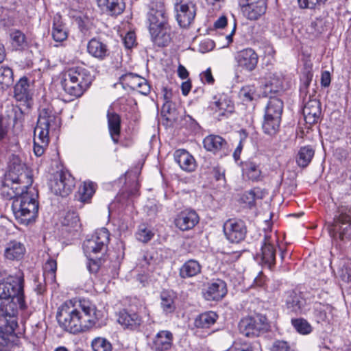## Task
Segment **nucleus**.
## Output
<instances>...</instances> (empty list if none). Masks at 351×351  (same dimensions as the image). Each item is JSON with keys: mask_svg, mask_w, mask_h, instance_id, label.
I'll return each instance as SVG.
<instances>
[{"mask_svg": "<svg viewBox=\"0 0 351 351\" xmlns=\"http://www.w3.org/2000/svg\"><path fill=\"white\" fill-rule=\"evenodd\" d=\"M173 293L167 291H162L160 295L161 306L163 311L167 313H171L174 311L175 306L173 305Z\"/></svg>", "mask_w": 351, "mask_h": 351, "instance_id": "de8ad7c7", "label": "nucleus"}, {"mask_svg": "<svg viewBox=\"0 0 351 351\" xmlns=\"http://www.w3.org/2000/svg\"><path fill=\"white\" fill-rule=\"evenodd\" d=\"M107 119L110 135L112 141L117 144L119 143L121 134V117L117 113L108 109Z\"/></svg>", "mask_w": 351, "mask_h": 351, "instance_id": "cd10ccee", "label": "nucleus"}, {"mask_svg": "<svg viewBox=\"0 0 351 351\" xmlns=\"http://www.w3.org/2000/svg\"><path fill=\"white\" fill-rule=\"evenodd\" d=\"M7 176L18 180L19 182L26 181L25 184H32V179L27 171L25 164L22 163L20 159L14 156L10 161L9 173Z\"/></svg>", "mask_w": 351, "mask_h": 351, "instance_id": "2eb2a0df", "label": "nucleus"}, {"mask_svg": "<svg viewBox=\"0 0 351 351\" xmlns=\"http://www.w3.org/2000/svg\"><path fill=\"white\" fill-rule=\"evenodd\" d=\"M94 351H112L111 343L105 338L97 337L92 341Z\"/></svg>", "mask_w": 351, "mask_h": 351, "instance_id": "8fccbe9b", "label": "nucleus"}, {"mask_svg": "<svg viewBox=\"0 0 351 351\" xmlns=\"http://www.w3.org/2000/svg\"><path fill=\"white\" fill-rule=\"evenodd\" d=\"M149 29L159 26L169 25L167 16L163 5H160L158 8H151L147 16Z\"/></svg>", "mask_w": 351, "mask_h": 351, "instance_id": "a878e982", "label": "nucleus"}, {"mask_svg": "<svg viewBox=\"0 0 351 351\" xmlns=\"http://www.w3.org/2000/svg\"><path fill=\"white\" fill-rule=\"evenodd\" d=\"M253 350L251 342L239 339L235 341L227 351H253Z\"/></svg>", "mask_w": 351, "mask_h": 351, "instance_id": "5fc2aeb1", "label": "nucleus"}, {"mask_svg": "<svg viewBox=\"0 0 351 351\" xmlns=\"http://www.w3.org/2000/svg\"><path fill=\"white\" fill-rule=\"evenodd\" d=\"M57 263L56 260L49 258L43 266V276L45 285H51L56 282V271Z\"/></svg>", "mask_w": 351, "mask_h": 351, "instance_id": "4c0bfd02", "label": "nucleus"}, {"mask_svg": "<svg viewBox=\"0 0 351 351\" xmlns=\"http://www.w3.org/2000/svg\"><path fill=\"white\" fill-rule=\"evenodd\" d=\"M119 80L123 87L127 86L130 89L135 90L138 88L141 82H144V78L137 74L128 73L122 75L119 77Z\"/></svg>", "mask_w": 351, "mask_h": 351, "instance_id": "a19ab883", "label": "nucleus"}, {"mask_svg": "<svg viewBox=\"0 0 351 351\" xmlns=\"http://www.w3.org/2000/svg\"><path fill=\"white\" fill-rule=\"evenodd\" d=\"M288 308L298 313H300L305 304V300L295 291L290 293L287 299Z\"/></svg>", "mask_w": 351, "mask_h": 351, "instance_id": "79ce46f5", "label": "nucleus"}, {"mask_svg": "<svg viewBox=\"0 0 351 351\" xmlns=\"http://www.w3.org/2000/svg\"><path fill=\"white\" fill-rule=\"evenodd\" d=\"M204 148L220 157L229 153L228 145L226 141L219 135H208L203 141Z\"/></svg>", "mask_w": 351, "mask_h": 351, "instance_id": "4468645a", "label": "nucleus"}, {"mask_svg": "<svg viewBox=\"0 0 351 351\" xmlns=\"http://www.w3.org/2000/svg\"><path fill=\"white\" fill-rule=\"evenodd\" d=\"M95 192V184L92 182H84L79 187L75 195V199L81 203H89Z\"/></svg>", "mask_w": 351, "mask_h": 351, "instance_id": "72a5a7b5", "label": "nucleus"}, {"mask_svg": "<svg viewBox=\"0 0 351 351\" xmlns=\"http://www.w3.org/2000/svg\"><path fill=\"white\" fill-rule=\"evenodd\" d=\"M240 97L244 101H251L255 96V90L253 86L243 87L239 92Z\"/></svg>", "mask_w": 351, "mask_h": 351, "instance_id": "4d7b16f0", "label": "nucleus"}, {"mask_svg": "<svg viewBox=\"0 0 351 351\" xmlns=\"http://www.w3.org/2000/svg\"><path fill=\"white\" fill-rule=\"evenodd\" d=\"M60 125V119L50 106H42L40 109L37 125L34 134V152L41 156L49 143V133Z\"/></svg>", "mask_w": 351, "mask_h": 351, "instance_id": "7ed1b4c3", "label": "nucleus"}, {"mask_svg": "<svg viewBox=\"0 0 351 351\" xmlns=\"http://www.w3.org/2000/svg\"><path fill=\"white\" fill-rule=\"evenodd\" d=\"M136 42V36L135 34L132 32H130L126 34L125 37L123 38V43L126 48L130 49L132 48Z\"/></svg>", "mask_w": 351, "mask_h": 351, "instance_id": "680f3d73", "label": "nucleus"}, {"mask_svg": "<svg viewBox=\"0 0 351 351\" xmlns=\"http://www.w3.org/2000/svg\"><path fill=\"white\" fill-rule=\"evenodd\" d=\"M200 78L204 83H208V84H213L215 82L210 68H208L205 71L202 72L200 74Z\"/></svg>", "mask_w": 351, "mask_h": 351, "instance_id": "e2e57ef3", "label": "nucleus"}, {"mask_svg": "<svg viewBox=\"0 0 351 351\" xmlns=\"http://www.w3.org/2000/svg\"><path fill=\"white\" fill-rule=\"evenodd\" d=\"M75 186V179L66 172L61 171L51 181L50 189L56 195L67 196Z\"/></svg>", "mask_w": 351, "mask_h": 351, "instance_id": "9b49d317", "label": "nucleus"}, {"mask_svg": "<svg viewBox=\"0 0 351 351\" xmlns=\"http://www.w3.org/2000/svg\"><path fill=\"white\" fill-rule=\"evenodd\" d=\"M87 51L98 60H105L110 54L107 44L99 38H93L87 43Z\"/></svg>", "mask_w": 351, "mask_h": 351, "instance_id": "4be33fe9", "label": "nucleus"}, {"mask_svg": "<svg viewBox=\"0 0 351 351\" xmlns=\"http://www.w3.org/2000/svg\"><path fill=\"white\" fill-rule=\"evenodd\" d=\"M101 313L88 300L71 301L64 303L58 308L57 320L61 328L70 333L77 334L95 326Z\"/></svg>", "mask_w": 351, "mask_h": 351, "instance_id": "f257e3e1", "label": "nucleus"}, {"mask_svg": "<svg viewBox=\"0 0 351 351\" xmlns=\"http://www.w3.org/2000/svg\"><path fill=\"white\" fill-rule=\"evenodd\" d=\"M13 82L12 70L9 67L0 69V84L3 86H9Z\"/></svg>", "mask_w": 351, "mask_h": 351, "instance_id": "603ef678", "label": "nucleus"}, {"mask_svg": "<svg viewBox=\"0 0 351 351\" xmlns=\"http://www.w3.org/2000/svg\"><path fill=\"white\" fill-rule=\"evenodd\" d=\"M173 335L169 330H160L154 337L152 349L154 351H167L173 346Z\"/></svg>", "mask_w": 351, "mask_h": 351, "instance_id": "5701e85b", "label": "nucleus"}, {"mask_svg": "<svg viewBox=\"0 0 351 351\" xmlns=\"http://www.w3.org/2000/svg\"><path fill=\"white\" fill-rule=\"evenodd\" d=\"M12 47L16 50H23L27 46L25 35L20 30L14 29L10 33Z\"/></svg>", "mask_w": 351, "mask_h": 351, "instance_id": "49530a36", "label": "nucleus"}, {"mask_svg": "<svg viewBox=\"0 0 351 351\" xmlns=\"http://www.w3.org/2000/svg\"><path fill=\"white\" fill-rule=\"evenodd\" d=\"M305 121L313 124L318 121L321 114L320 103L317 99H310L303 108Z\"/></svg>", "mask_w": 351, "mask_h": 351, "instance_id": "bb28decb", "label": "nucleus"}, {"mask_svg": "<svg viewBox=\"0 0 351 351\" xmlns=\"http://www.w3.org/2000/svg\"><path fill=\"white\" fill-rule=\"evenodd\" d=\"M141 94L147 95L150 93L151 86L147 81L144 78V82H141V84L138 86V88L135 89Z\"/></svg>", "mask_w": 351, "mask_h": 351, "instance_id": "69168bd1", "label": "nucleus"}, {"mask_svg": "<svg viewBox=\"0 0 351 351\" xmlns=\"http://www.w3.org/2000/svg\"><path fill=\"white\" fill-rule=\"evenodd\" d=\"M315 155V149L310 145L300 147L296 156V163L302 168L306 167Z\"/></svg>", "mask_w": 351, "mask_h": 351, "instance_id": "c9c22d12", "label": "nucleus"}, {"mask_svg": "<svg viewBox=\"0 0 351 351\" xmlns=\"http://www.w3.org/2000/svg\"><path fill=\"white\" fill-rule=\"evenodd\" d=\"M337 275L344 283L351 282V260L343 258L339 261L337 265Z\"/></svg>", "mask_w": 351, "mask_h": 351, "instance_id": "e433bc0d", "label": "nucleus"}, {"mask_svg": "<svg viewBox=\"0 0 351 351\" xmlns=\"http://www.w3.org/2000/svg\"><path fill=\"white\" fill-rule=\"evenodd\" d=\"M215 46V43L212 40L206 39L200 43L199 51L202 53H206L213 50Z\"/></svg>", "mask_w": 351, "mask_h": 351, "instance_id": "052dcab7", "label": "nucleus"}, {"mask_svg": "<svg viewBox=\"0 0 351 351\" xmlns=\"http://www.w3.org/2000/svg\"><path fill=\"white\" fill-rule=\"evenodd\" d=\"M117 321L124 328L131 330H138L143 323L141 317L136 313L126 309L119 312Z\"/></svg>", "mask_w": 351, "mask_h": 351, "instance_id": "aec40b11", "label": "nucleus"}, {"mask_svg": "<svg viewBox=\"0 0 351 351\" xmlns=\"http://www.w3.org/2000/svg\"><path fill=\"white\" fill-rule=\"evenodd\" d=\"M62 223L63 230L69 233L77 232L81 228L79 215L73 210H69L66 213Z\"/></svg>", "mask_w": 351, "mask_h": 351, "instance_id": "7c9ffc66", "label": "nucleus"}, {"mask_svg": "<svg viewBox=\"0 0 351 351\" xmlns=\"http://www.w3.org/2000/svg\"><path fill=\"white\" fill-rule=\"evenodd\" d=\"M271 351H293L288 342L282 340L274 341Z\"/></svg>", "mask_w": 351, "mask_h": 351, "instance_id": "13d9d810", "label": "nucleus"}, {"mask_svg": "<svg viewBox=\"0 0 351 351\" xmlns=\"http://www.w3.org/2000/svg\"><path fill=\"white\" fill-rule=\"evenodd\" d=\"M199 218L195 210H183L175 218V226L182 231L193 228L199 222Z\"/></svg>", "mask_w": 351, "mask_h": 351, "instance_id": "f3484780", "label": "nucleus"}, {"mask_svg": "<svg viewBox=\"0 0 351 351\" xmlns=\"http://www.w3.org/2000/svg\"><path fill=\"white\" fill-rule=\"evenodd\" d=\"M97 3L104 13L112 16L121 14L125 7L123 0H97Z\"/></svg>", "mask_w": 351, "mask_h": 351, "instance_id": "b1692460", "label": "nucleus"}, {"mask_svg": "<svg viewBox=\"0 0 351 351\" xmlns=\"http://www.w3.org/2000/svg\"><path fill=\"white\" fill-rule=\"evenodd\" d=\"M176 19L179 25L184 28L189 27L194 21L196 16V5L191 2H181L176 5Z\"/></svg>", "mask_w": 351, "mask_h": 351, "instance_id": "f8f14e48", "label": "nucleus"}, {"mask_svg": "<svg viewBox=\"0 0 351 351\" xmlns=\"http://www.w3.org/2000/svg\"><path fill=\"white\" fill-rule=\"evenodd\" d=\"M110 241V233L108 230L102 228L97 230L91 238L84 241L83 249L87 256L98 253L104 254L107 249Z\"/></svg>", "mask_w": 351, "mask_h": 351, "instance_id": "1a4fd4ad", "label": "nucleus"}, {"mask_svg": "<svg viewBox=\"0 0 351 351\" xmlns=\"http://www.w3.org/2000/svg\"><path fill=\"white\" fill-rule=\"evenodd\" d=\"M291 323L294 328L300 334L307 335L312 331L311 326L304 319H292Z\"/></svg>", "mask_w": 351, "mask_h": 351, "instance_id": "09e8293b", "label": "nucleus"}, {"mask_svg": "<svg viewBox=\"0 0 351 351\" xmlns=\"http://www.w3.org/2000/svg\"><path fill=\"white\" fill-rule=\"evenodd\" d=\"M237 66L241 71H252L257 66L258 56L251 48H247L239 51L235 56Z\"/></svg>", "mask_w": 351, "mask_h": 351, "instance_id": "ddd939ff", "label": "nucleus"}, {"mask_svg": "<svg viewBox=\"0 0 351 351\" xmlns=\"http://www.w3.org/2000/svg\"><path fill=\"white\" fill-rule=\"evenodd\" d=\"M330 84V74L328 71H325L322 73L321 84L324 87H328Z\"/></svg>", "mask_w": 351, "mask_h": 351, "instance_id": "774afa93", "label": "nucleus"}, {"mask_svg": "<svg viewBox=\"0 0 351 351\" xmlns=\"http://www.w3.org/2000/svg\"><path fill=\"white\" fill-rule=\"evenodd\" d=\"M243 201L247 203L249 206L252 207L254 205L256 199V193L254 190H251L243 195Z\"/></svg>", "mask_w": 351, "mask_h": 351, "instance_id": "0e129e2a", "label": "nucleus"}, {"mask_svg": "<svg viewBox=\"0 0 351 351\" xmlns=\"http://www.w3.org/2000/svg\"><path fill=\"white\" fill-rule=\"evenodd\" d=\"M174 159L180 168L185 171L192 172L196 168V162L194 158L184 149L176 151Z\"/></svg>", "mask_w": 351, "mask_h": 351, "instance_id": "c85d7f7f", "label": "nucleus"}, {"mask_svg": "<svg viewBox=\"0 0 351 351\" xmlns=\"http://www.w3.org/2000/svg\"><path fill=\"white\" fill-rule=\"evenodd\" d=\"M276 247L270 237L265 236L261 249V259L262 264L271 269L276 263Z\"/></svg>", "mask_w": 351, "mask_h": 351, "instance_id": "a211bd4d", "label": "nucleus"}, {"mask_svg": "<svg viewBox=\"0 0 351 351\" xmlns=\"http://www.w3.org/2000/svg\"><path fill=\"white\" fill-rule=\"evenodd\" d=\"M5 181L7 184H9L11 190L14 191L16 193L15 199H17L19 196H22V195L26 193L27 189L32 188L31 186L32 184H25L26 181L19 182L18 180H14L8 176H6Z\"/></svg>", "mask_w": 351, "mask_h": 351, "instance_id": "c03bdc74", "label": "nucleus"}, {"mask_svg": "<svg viewBox=\"0 0 351 351\" xmlns=\"http://www.w3.org/2000/svg\"><path fill=\"white\" fill-rule=\"evenodd\" d=\"M25 308L23 287H0V333L15 330L19 310Z\"/></svg>", "mask_w": 351, "mask_h": 351, "instance_id": "f03ea898", "label": "nucleus"}, {"mask_svg": "<svg viewBox=\"0 0 351 351\" xmlns=\"http://www.w3.org/2000/svg\"><path fill=\"white\" fill-rule=\"evenodd\" d=\"M218 315L213 311H208L199 315L194 321V325L199 328H208L213 325Z\"/></svg>", "mask_w": 351, "mask_h": 351, "instance_id": "58836bf2", "label": "nucleus"}, {"mask_svg": "<svg viewBox=\"0 0 351 351\" xmlns=\"http://www.w3.org/2000/svg\"><path fill=\"white\" fill-rule=\"evenodd\" d=\"M267 10V2L259 1L256 5L244 6L241 8L243 15L250 20H257L263 15Z\"/></svg>", "mask_w": 351, "mask_h": 351, "instance_id": "473e14b6", "label": "nucleus"}, {"mask_svg": "<svg viewBox=\"0 0 351 351\" xmlns=\"http://www.w3.org/2000/svg\"><path fill=\"white\" fill-rule=\"evenodd\" d=\"M330 232L341 240L351 237V208L341 207L338 209Z\"/></svg>", "mask_w": 351, "mask_h": 351, "instance_id": "6e6552de", "label": "nucleus"}, {"mask_svg": "<svg viewBox=\"0 0 351 351\" xmlns=\"http://www.w3.org/2000/svg\"><path fill=\"white\" fill-rule=\"evenodd\" d=\"M267 318L261 314L243 317L239 323L240 332L248 337H258L267 331Z\"/></svg>", "mask_w": 351, "mask_h": 351, "instance_id": "0eeeda50", "label": "nucleus"}, {"mask_svg": "<svg viewBox=\"0 0 351 351\" xmlns=\"http://www.w3.org/2000/svg\"><path fill=\"white\" fill-rule=\"evenodd\" d=\"M92 81L93 76L87 69L73 67L63 75L61 85L65 93L77 97L89 87Z\"/></svg>", "mask_w": 351, "mask_h": 351, "instance_id": "39448f33", "label": "nucleus"}, {"mask_svg": "<svg viewBox=\"0 0 351 351\" xmlns=\"http://www.w3.org/2000/svg\"><path fill=\"white\" fill-rule=\"evenodd\" d=\"M328 0H298L299 6L302 9L319 10Z\"/></svg>", "mask_w": 351, "mask_h": 351, "instance_id": "3c124183", "label": "nucleus"}, {"mask_svg": "<svg viewBox=\"0 0 351 351\" xmlns=\"http://www.w3.org/2000/svg\"><path fill=\"white\" fill-rule=\"evenodd\" d=\"M5 285H23L24 274L21 270L16 271L14 274L8 276L5 279Z\"/></svg>", "mask_w": 351, "mask_h": 351, "instance_id": "864d4df0", "label": "nucleus"}, {"mask_svg": "<svg viewBox=\"0 0 351 351\" xmlns=\"http://www.w3.org/2000/svg\"><path fill=\"white\" fill-rule=\"evenodd\" d=\"M152 42L158 47L167 46L171 41L169 25L159 26L149 29Z\"/></svg>", "mask_w": 351, "mask_h": 351, "instance_id": "393cba45", "label": "nucleus"}, {"mask_svg": "<svg viewBox=\"0 0 351 351\" xmlns=\"http://www.w3.org/2000/svg\"><path fill=\"white\" fill-rule=\"evenodd\" d=\"M14 96L17 101L23 102L27 108L31 107L32 104V94L29 90L27 78H21L16 84L14 88Z\"/></svg>", "mask_w": 351, "mask_h": 351, "instance_id": "412c9836", "label": "nucleus"}, {"mask_svg": "<svg viewBox=\"0 0 351 351\" xmlns=\"http://www.w3.org/2000/svg\"><path fill=\"white\" fill-rule=\"evenodd\" d=\"M51 35L56 42H63L68 37V31L60 15L53 18Z\"/></svg>", "mask_w": 351, "mask_h": 351, "instance_id": "2f4dec72", "label": "nucleus"}, {"mask_svg": "<svg viewBox=\"0 0 351 351\" xmlns=\"http://www.w3.org/2000/svg\"><path fill=\"white\" fill-rule=\"evenodd\" d=\"M243 171L249 180L259 181L262 178V173L259 165L253 161H245L243 163Z\"/></svg>", "mask_w": 351, "mask_h": 351, "instance_id": "ea45409f", "label": "nucleus"}, {"mask_svg": "<svg viewBox=\"0 0 351 351\" xmlns=\"http://www.w3.org/2000/svg\"><path fill=\"white\" fill-rule=\"evenodd\" d=\"M223 232L228 241L238 243L245 238L247 227L241 219H229L223 224Z\"/></svg>", "mask_w": 351, "mask_h": 351, "instance_id": "9d476101", "label": "nucleus"}, {"mask_svg": "<svg viewBox=\"0 0 351 351\" xmlns=\"http://www.w3.org/2000/svg\"><path fill=\"white\" fill-rule=\"evenodd\" d=\"M226 293V287H208V289L203 293L204 298L207 300H221Z\"/></svg>", "mask_w": 351, "mask_h": 351, "instance_id": "a18cd8bd", "label": "nucleus"}, {"mask_svg": "<svg viewBox=\"0 0 351 351\" xmlns=\"http://www.w3.org/2000/svg\"><path fill=\"white\" fill-rule=\"evenodd\" d=\"M210 173L213 175L217 180H221L224 176L223 171H221V168L218 165L212 167Z\"/></svg>", "mask_w": 351, "mask_h": 351, "instance_id": "338daca9", "label": "nucleus"}, {"mask_svg": "<svg viewBox=\"0 0 351 351\" xmlns=\"http://www.w3.org/2000/svg\"><path fill=\"white\" fill-rule=\"evenodd\" d=\"M214 101L210 103V108L218 112V119L228 117L234 110V104L226 95H220L218 98L215 96Z\"/></svg>", "mask_w": 351, "mask_h": 351, "instance_id": "6ab92c4d", "label": "nucleus"}, {"mask_svg": "<svg viewBox=\"0 0 351 351\" xmlns=\"http://www.w3.org/2000/svg\"><path fill=\"white\" fill-rule=\"evenodd\" d=\"M38 197L37 190L30 188L26 193L13 200L12 208L19 223L27 225L35 221L38 213Z\"/></svg>", "mask_w": 351, "mask_h": 351, "instance_id": "20e7f679", "label": "nucleus"}, {"mask_svg": "<svg viewBox=\"0 0 351 351\" xmlns=\"http://www.w3.org/2000/svg\"><path fill=\"white\" fill-rule=\"evenodd\" d=\"M201 271V266L198 261L195 260H189L186 261L180 269V275L182 278L192 277Z\"/></svg>", "mask_w": 351, "mask_h": 351, "instance_id": "37998d69", "label": "nucleus"}, {"mask_svg": "<svg viewBox=\"0 0 351 351\" xmlns=\"http://www.w3.org/2000/svg\"><path fill=\"white\" fill-rule=\"evenodd\" d=\"M1 195L3 197L8 199H13L14 200L16 197V193L14 192V191L11 190V188L9 186V184H7L5 180L2 184Z\"/></svg>", "mask_w": 351, "mask_h": 351, "instance_id": "bf43d9fd", "label": "nucleus"}, {"mask_svg": "<svg viewBox=\"0 0 351 351\" xmlns=\"http://www.w3.org/2000/svg\"><path fill=\"white\" fill-rule=\"evenodd\" d=\"M153 236V232L144 226H141L138 228V232L136 233L137 239L143 243H147L150 241Z\"/></svg>", "mask_w": 351, "mask_h": 351, "instance_id": "6e6d98bb", "label": "nucleus"}, {"mask_svg": "<svg viewBox=\"0 0 351 351\" xmlns=\"http://www.w3.org/2000/svg\"><path fill=\"white\" fill-rule=\"evenodd\" d=\"M14 330L0 333V351H24L23 342Z\"/></svg>", "mask_w": 351, "mask_h": 351, "instance_id": "dca6fc26", "label": "nucleus"}, {"mask_svg": "<svg viewBox=\"0 0 351 351\" xmlns=\"http://www.w3.org/2000/svg\"><path fill=\"white\" fill-rule=\"evenodd\" d=\"M263 87V94L267 97L269 94L278 93L283 89L282 77L276 74L270 75Z\"/></svg>", "mask_w": 351, "mask_h": 351, "instance_id": "f704fd0d", "label": "nucleus"}, {"mask_svg": "<svg viewBox=\"0 0 351 351\" xmlns=\"http://www.w3.org/2000/svg\"><path fill=\"white\" fill-rule=\"evenodd\" d=\"M284 104L282 99L269 96L265 108L264 119L262 124L263 132L270 136L277 133L281 122Z\"/></svg>", "mask_w": 351, "mask_h": 351, "instance_id": "423d86ee", "label": "nucleus"}, {"mask_svg": "<svg viewBox=\"0 0 351 351\" xmlns=\"http://www.w3.org/2000/svg\"><path fill=\"white\" fill-rule=\"evenodd\" d=\"M26 249L23 243L12 241L7 244L4 256L5 258L10 261H20L23 258Z\"/></svg>", "mask_w": 351, "mask_h": 351, "instance_id": "c756f323", "label": "nucleus"}]
</instances>
